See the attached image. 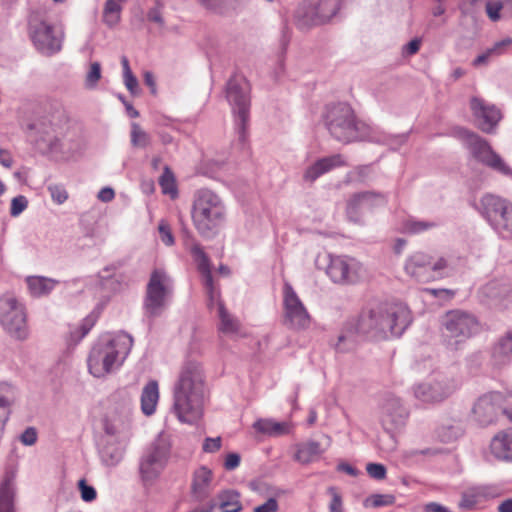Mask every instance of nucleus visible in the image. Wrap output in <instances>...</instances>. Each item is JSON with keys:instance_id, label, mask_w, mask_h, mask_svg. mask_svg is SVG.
Masks as SVG:
<instances>
[{"instance_id": "nucleus-1", "label": "nucleus", "mask_w": 512, "mask_h": 512, "mask_svg": "<svg viewBox=\"0 0 512 512\" xmlns=\"http://www.w3.org/2000/svg\"><path fill=\"white\" fill-rule=\"evenodd\" d=\"M323 123L331 137L343 144L369 141L383 145H401L406 136H390L376 132L370 125L357 118L350 104H329L322 113Z\"/></svg>"}, {"instance_id": "nucleus-2", "label": "nucleus", "mask_w": 512, "mask_h": 512, "mask_svg": "<svg viewBox=\"0 0 512 512\" xmlns=\"http://www.w3.org/2000/svg\"><path fill=\"white\" fill-rule=\"evenodd\" d=\"M350 321L356 324L361 336L382 340L401 336L412 319L408 307L401 303H377L365 307Z\"/></svg>"}, {"instance_id": "nucleus-3", "label": "nucleus", "mask_w": 512, "mask_h": 512, "mask_svg": "<svg viewBox=\"0 0 512 512\" xmlns=\"http://www.w3.org/2000/svg\"><path fill=\"white\" fill-rule=\"evenodd\" d=\"M204 398L202 367L195 361H186L173 387L172 412L180 422L193 424L202 416Z\"/></svg>"}, {"instance_id": "nucleus-4", "label": "nucleus", "mask_w": 512, "mask_h": 512, "mask_svg": "<svg viewBox=\"0 0 512 512\" xmlns=\"http://www.w3.org/2000/svg\"><path fill=\"white\" fill-rule=\"evenodd\" d=\"M191 219L197 233L206 240L219 235L227 222V207L219 194L200 188L193 194Z\"/></svg>"}, {"instance_id": "nucleus-5", "label": "nucleus", "mask_w": 512, "mask_h": 512, "mask_svg": "<svg viewBox=\"0 0 512 512\" xmlns=\"http://www.w3.org/2000/svg\"><path fill=\"white\" fill-rule=\"evenodd\" d=\"M132 345L133 338L125 333L98 342L93 346L88 357L90 373L98 378L110 373L114 367L122 364Z\"/></svg>"}, {"instance_id": "nucleus-6", "label": "nucleus", "mask_w": 512, "mask_h": 512, "mask_svg": "<svg viewBox=\"0 0 512 512\" xmlns=\"http://www.w3.org/2000/svg\"><path fill=\"white\" fill-rule=\"evenodd\" d=\"M250 90L247 79L237 73L232 75L226 83L225 96L232 106L235 130L241 143L246 140L250 120Z\"/></svg>"}, {"instance_id": "nucleus-7", "label": "nucleus", "mask_w": 512, "mask_h": 512, "mask_svg": "<svg viewBox=\"0 0 512 512\" xmlns=\"http://www.w3.org/2000/svg\"><path fill=\"white\" fill-rule=\"evenodd\" d=\"M172 291V281L169 275L163 269H154L146 285L143 300V313L149 321L162 315Z\"/></svg>"}, {"instance_id": "nucleus-8", "label": "nucleus", "mask_w": 512, "mask_h": 512, "mask_svg": "<svg viewBox=\"0 0 512 512\" xmlns=\"http://www.w3.org/2000/svg\"><path fill=\"white\" fill-rule=\"evenodd\" d=\"M442 326L445 342L452 349H458L460 344L481 331L477 317L463 310L447 312L443 317Z\"/></svg>"}, {"instance_id": "nucleus-9", "label": "nucleus", "mask_w": 512, "mask_h": 512, "mask_svg": "<svg viewBox=\"0 0 512 512\" xmlns=\"http://www.w3.org/2000/svg\"><path fill=\"white\" fill-rule=\"evenodd\" d=\"M453 135L462 140L472 156L479 162L505 176H512V169L495 153L489 143L478 134L464 127H455Z\"/></svg>"}, {"instance_id": "nucleus-10", "label": "nucleus", "mask_w": 512, "mask_h": 512, "mask_svg": "<svg viewBox=\"0 0 512 512\" xmlns=\"http://www.w3.org/2000/svg\"><path fill=\"white\" fill-rule=\"evenodd\" d=\"M480 212L503 238H512V203L492 194L480 200Z\"/></svg>"}, {"instance_id": "nucleus-11", "label": "nucleus", "mask_w": 512, "mask_h": 512, "mask_svg": "<svg viewBox=\"0 0 512 512\" xmlns=\"http://www.w3.org/2000/svg\"><path fill=\"white\" fill-rule=\"evenodd\" d=\"M0 323L13 338L25 340L28 337L25 307L12 295L0 298Z\"/></svg>"}, {"instance_id": "nucleus-12", "label": "nucleus", "mask_w": 512, "mask_h": 512, "mask_svg": "<svg viewBox=\"0 0 512 512\" xmlns=\"http://www.w3.org/2000/svg\"><path fill=\"white\" fill-rule=\"evenodd\" d=\"M170 450L169 438L159 435L141 458L139 469L143 480H153L159 476L168 462Z\"/></svg>"}, {"instance_id": "nucleus-13", "label": "nucleus", "mask_w": 512, "mask_h": 512, "mask_svg": "<svg viewBox=\"0 0 512 512\" xmlns=\"http://www.w3.org/2000/svg\"><path fill=\"white\" fill-rule=\"evenodd\" d=\"M365 273L363 265L349 256L329 255L326 274L335 284L352 285L359 282Z\"/></svg>"}, {"instance_id": "nucleus-14", "label": "nucleus", "mask_w": 512, "mask_h": 512, "mask_svg": "<svg viewBox=\"0 0 512 512\" xmlns=\"http://www.w3.org/2000/svg\"><path fill=\"white\" fill-rule=\"evenodd\" d=\"M284 325L294 330H305L310 326L311 317L288 282L283 286Z\"/></svg>"}, {"instance_id": "nucleus-15", "label": "nucleus", "mask_w": 512, "mask_h": 512, "mask_svg": "<svg viewBox=\"0 0 512 512\" xmlns=\"http://www.w3.org/2000/svg\"><path fill=\"white\" fill-rule=\"evenodd\" d=\"M409 410L399 397L387 395L382 405L381 423L386 432L393 435L407 424Z\"/></svg>"}, {"instance_id": "nucleus-16", "label": "nucleus", "mask_w": 512, "mask_h": 512, "mask_svg": "<svg viewBox=\"0 0 512 512\" xmlns=\"http://www.w3.org/2000/svg\"><path fill=\"white\" fill-rule=\"evenodd\" d=\"M504 400V395L498 391L481 395L472 408L475 420L481 425H489L496 421L499 414L505 411Z\"/></svg>"}, {"instance_id": "nucleus-17", "label": "nucleus", "mask_w": 512, "mask_h": 512, "mask_svg": "<svg viewBox=\"0 0 512 512\" xmlns=\"http://www.w3.org/2000/svg\"><path fill=\"white\" fill-rule=\"evenodd\" d=\"M454 379L441 376L429 383H422L414 388V395L423 402H439L447 398L456 389Z\"/></svg>"}, {"instance_id": "nucleus-18", "label": "nucleus", "mask_w": 512, "mask_h": 512, "mask_svg": "<svg viewBox=\"0 0 512 512\" xmlns=\"http://www.w3.org/2000/svg\"><path fill=\"white\" fill-rule=\"evenodd\" d=\"M345 0H318L303 13V23L308 26H317L337 18L344 7Z\"/></svg>"}, {"instance_id": "nucleus-19", "label": "nucleus", "mask_w": 512, "mask_h": 512, "mask_svg": "<svg viewBox=\"0 0 512 512\" xmlns=\"http://www.w3.org/2000/svg\"><path fill=\"white\" fill-rule=\"evenodd\" d=\"M502 491L495 484L475 485L467 488L461 494L459 507L466 510L473 509L478 503L501 496Z\"/></svg>"}, {"instance_id": "nucleus-20", "label": "nucleus", "mask_w": 512, "mask_h": 512, "mask_svg": "<svg viewBox=\"0 0 512 512\" xmlns=\"http://www.w3.org/2000/svg\"><path fill=\"white\" fill-rule=\"evenodd\" d=\"M471 110L478 120V127L485 133H492L501 119V113L495 106L485 105L477 97L471 99Z\"/></svg>"}, {"instance_id": "nucleus-21", "label": "nucleus", "mask_w": 512, "mask_h": 512, "mask_svg": "<svg viewBox=\"0 0 512 512\" xmlns=\"http://www.w3.org/2000/svg\"><path fill=\"white\" fill-rule=\"evenodd\" d=\"M16 471L14 466L7 467L0 481V512H15Z\"/></svg>"}, {"instance_id": "nucleus-22", "label": "nucleus", "mask_w": 512, "mask_h": 512, "mask_svg": "<svg viewBox=\"0 0 512 512\" xmlns=\"http://www.w3.org/2000/svg\"><path fill=\"white\" fill-rule=\"evenodd\" d=\"M432 257L422 252L413 254L405 264L407 274L419 282H428L434 279L431 274L430 265Z\"/></svg>"}, {"instance_id": "nucleus-23", "label": "nucleus", "mask_w": 512, "mask_h": 512, "mask_svg": "<svg viewBox=\"0 0 512 512\" xmlns=\"http://www.w3.org/2000/svg\"><path fill=\"white\" fill-rule=\"evenodd\" d=\"M346 165L347 164L341 154H334L331 156L323 157L318 159L314 164L306 169L303 175V179L312 183L320 176L331 171L332 169Z\"/></svg>"}, {"instance_id": "nucleus-24", "label": "nucleus", "mask_w": 512, "mask_h": 512, "mask_svg": "<svg viewBox=\"0 0 512 512\" xmlns=\"http://www.w3.org/2000/svg\"><path fill=\"white\" fill-rule=\"evenodd\" d=\"M213 472L206 466L199 467L193 474L191 491L198 501H203L210 494Z\"/></svg>"}, {"instance_id": "nucleus-25", "label": "nucleus", "mask_w": 512, "mask_h": 512, "mask_svg": "<svg viewBox=\"0 0 512 512\" xmlns=\"http://www.w3.org/2000/svg\"><path fill=\"white\" fill-rule=\"evenodd\" d=\"M35 49L44 56H51L62 48V34H31Z\"/></svg>"}, {"instance_id": "nucleus-26", "label": "nucleus", "mask_w": 512, "mask_h": 512, "mask_svg": "<svg viewBox=\"0 0 512 512\" xmlns=\"http://www.w3.org/2000/svg\"><path fill=\"white\" fill-rule=\"evenodd\" d=\"M190 252L198 264V269L203 275V281L205 286L209 289L211 294L210 301H213L212 290H213V277L211 273L210 260L203 250L202 246L194 242L190 248ZM212 304L210 302L209 306Z\"/></svg>"}, {"instance_id": "nucleus-27", "label": "nucleus", "mask_w": 512, "mask_h": 512, "mask_svg": "<svg viewBox=\"0 0 512 512\" xmlns=\"http://www.w3.org/2000/svg\"><path fill=\"white\" fill-rule=\"evenodd\" d=\"M490 448L497 459L512 461V428L499 432L492 439Z\"/></svg>"}, {"instance_id": "nucleus-28", "label": "nucleus", "mask_w": 512, "mask_h": 512, "mask_svg": "<svg viewBox=\"0 0 512 512\" xmlns=\"http://www.w3.org/2000/svg\"><path fill=\"white\" fill-rule=\"evenodd\" d=\"M28 128L35 131V140L41 149L50 151L56 149L58 139L53 135V128L50 123L38 121L29 124Z\"/></svg>"}, {"instance_id": "nucleus-29", "label": "nucleus", "mask_w": 512, "mask_h": 512, "mask_svg": "<svg viewBox=\"0 0 512 512\" xmlns=\"http://www.w3.org/2000/svg\"><path fill=\"white\" fill-rule=\"evenodd\" d=\"M492 359L495 365L504 366L512 361V332L508 331L500 337L492 349Z\"/></svg>"}, {"instance_id": "nucleus-30", "label": "nucleus", "mask_w": 512, "mask_h": 512, "mask_svg": "<svg viewBox=\"0 0 512 512\" xmlns=\"http://www.w3.org/2000/svg\"><path fill=\"white\" fill-rule=\"evenodd\" d=\"M357 336H361L360 332L350 320L343 325L341 332L335 344L337 352L345 353L353 350L357 344Z\"/></svg>"}, {"instance_id": "nucleus-31", "label": "nucleus", "mask_w": 512, "mask_h": 512, "mask_svg": "<svg viewBox=\"0 0 512 512\" xmlns=\"http://www.w3.org/2000/svg\"><path fill=\"white\" fill-rule=\"evenodd\" d=\"M487 294L503 309L512 306V286L510 284L489 283L485 288Z\"/></svg>"}, {"instance_id": "nucleus-32", "label": "nucleus", "mask_w": 512, "mask_h": 512, "mask_svg": "<svg viewBox=\"0 0 512 512\" xmlns=\"http://www.w3.org/2000/svg\"><path fill=\"white\" fill-rule=\"evenodd\" d=\"M159 400L158 383L155 380L149 381L143 388L141 394V409L142 412L150 416L156 410V405Z\"/></svg>"}, {"instance_id": "nucleus-33", "label": "nucleus", "mask_w": 512, "mask_h": 512, "mask_svg": "<svg viewBox=\"0 0 512 512\" xmlns=\"http://www.w3.org/2000/svg\"><path fill=\"white\" fill-rule=\"evenodd\" d=\"M217 506L221 512H240L242 504L240 493L234 489L222 490L217 494Z\"/></svg>"}, {"instance_id": "nucleus-34", "label": "nucleus", "mask_w": 512, "mask_h": 512, "mask_svg": "<svg viewBox=\"0 0 512 512\" xmlns=\"http://www.w3.org/2000/svg\"><path fill=\"white\" fill-rule=\"evenodd\" d=\"M511 47H512V38L506 37L498 42H495L492 47L487 48L483 53H481L479 56H477L474 59L473 64H474V66L486 64L490 59L504 54Z\"/></svg>"}, {"instance_id": "nucleus-35", "label": "nucleus", "mask_w": 512, "mask_h": 512, "mask_svg": "<svg viewBox=\"0 0 512 512\" xmlns=\"http://www.w3.org/2000/svg\"><path fill=\"white\" fill-rule=\"evenodd\" d=\"M26 282L29 292L33 297H41L49 294L57 283L55 280L41 276H29Z\"/></svg>"}, {"instance_id": "nucleus-36", "label": "nucleus", "mask_w": 512, "mask_h": 512, "mask_svg": "<svg viewBox=\"0 0 512 512\" xmlns=\"http://www.w3.org/2000/svg\"><path fill=\"white\" fill-rule=\"evenodd\" d=\"M259 433L269 436H280L289 432V426L286 422H276L272 419H260L253 425Z\"/></svg>"}, {"instance_id": "nucleus-37", "label": "nucleus", "mask_w": 512, "mask_h": 512, "mask_svg": "<svg viewBox=\"0 0 512 512\" xmlns=\"http://www.w3.org/2000/svg\"><path fill=\"white\" fill-rule=\"evenodd\" d=\"M322 453L323 450L319 442L307 441L298 446L295 458L299 462L307 464L317 459Z\"/></svg>"}, {"instance_id": "nucleus-38", "label": "nucleus", "mask_w": 512, "mask_h": 512, "mask_svg": "<svg viewBox=\"0 0 512 512\" xmlns=\"http://www.w3.org/2000/svg\"><path fill=\"white\" fill-rule=\"evenodd\" d=\"M218 316L220 319L219 330L228 335L238 334L240 330V322L234 318L231 314L226 310L224 303L218 301Z\"/></svg>"}, {"instance_id": "nucleus-39", "label": "nucleus", "mask_w": 512, "mask_h": 512, "mask_svg": "<svg viewBox=\"0 0 512 512\" xmlns=\"http://www.w3.org/2000/svg\"><path fill=\"white\" fill-rule=\"evenodd\" d=\"M464 434V427L461 421H452L442 424L437 431L439 439L444 443H451Z\"/></svg>"}, {"instance_id": "nucleus-40", "label": "nucleus", "mask_w": 512, "mask_h": 512, "mask_svg": "<svg viewBox=\"0 0 512 512\" xmlns=\"http://www.w3.org/2000/svg\"><path fill=\"white\" fill-rule=\"evenodd\" d=\"M100 457L106 466H116L123 458V449L116 443L107 442L100 450Z\"/></svg>"}, {"instance_id": "nucleus-41", "label": "nucleus", "mask_w": 512, "mask_h": 512, "mask_svg": "<svg viewBox=\"0 0 512 512\" xmlns=\"http://www.w3.org/2000/svg\"><path fill=\"white\" fill-rule=\"evenodd\" d=\"M159 185L161 186L163 194L170 195L171 198L177 197L178 190L176 187L175 177L168 166L164 167L163 174L159 178Z\"/></svg>"}, {"instance_id": "nucleus-42", "label": "nucleus", "mask_w": 512, "mask_h": 512, "mask_svg": "<svg viewBox=\"0 0 512 512\" xmlns=\"http://www.w3.org/2000/svg\"><path fill=\"white\" fill-rule=\"evenodd\" d=\"M131 144L135 148H146L151 144V137L150 135L145 132L141 126L133 122L131 124Z\"/></svg>"}, {"instance_id": "nucleus-43", "label": "nucleus", "mask_w": 512, "mask_h": 512, "mask_svg": "<svg viewBox=\"0 0 512 512\" xmlns=\"http://www.w3.org/2000/svg\"><path fill=\"white\" fill-rule=\"evenodd\" d=\"M121 5L116 0H107L103 10V20L112 28L120 19Z\"/></svg>"}, {"instance_id": "nucleus-44", "label": "nucleus", "mask_w": 512, "mask_h": 512, "mask_svg": "<svg viewBox=\"0 0 512 512\" xmlns=\"http://www.w3.org/2000/svg\"><path fill=\"white\" fill-rule=\"evenodd\" d=\"M362 201L367 209H370L376 205H382L387 202L385 194L374 191H364L356 193L355 201Z\"/></svg>"}, {"instance_id": "nucleus-45", "label": "nucleus", "mask_w": 512, "mask_h": 512, "mask_svg": "<svg viewBox=\"0 0 512 512\" xmlns=\"http://www.w3.org/2000/svg\"><path fill=\"white\" fill-rule=\"evenodd\" d=\"M395 496L392 494H373L365 499L364 506L379 508L383 506H390L395 503Z\"/></svg>"}, {"instance_id": "nucleus-46", "label": "nucleus", "mask_w": 512, "mask_h": 512, "mask_svg": "<svg viewBox=\"0 0 512 512\" xmlns=\"http://www.w3.org/2000/svg\"><path fill=\"white\" fill-rule=\"evenodd\" d=\"M100 79L101 65L99 62H93L90 64L89 70L86 73L84 86L87 89H94Z\"/></svg>"}, {"instance_id": "nucleus-47", "label": "nucleus", "mask_w": 512, "mask_h": 512, "mask_svg": "<svg viewBox=\"0 0 512 512\" xmlns=\"http://www.w3.org/2000/svg\"><path fill=\"white\" fill-rule=\"evenodd\" d=\"M438 226V223L434 221H422L410 219L405 224V229L413 234L421 233L423 231L435 228Z\"/></svg>"}, {"instance_id": "nucleus-48", "label": "nucleus", "mask_w": 512, "mask_h": 512, "mask_svg": "<svg viewBox=\"0 0 512 512\" xmlns=\"http://www.w3.org/2000/svg\"><path fill=\"white\" fill-rule=\"evenodd\" d=\"M356 193L349 199L347 203V215L348 217L354 221L358 222L360 219V214L362 210L367 209L362 201H355Z\"/></svg>"}, {"instance_id": "nucleus-49", "label": "nucleus", "mask_w": 512, "mask_h": 512, "mask_svg": "<svg viewBox=\"0 0 512 512\" xmlns=\"http://www.w3.org/2000/svg\"><path fill=\"white\" fill-rule=\"evenodd\" d=\"M371 174V166L370 165H360L355 167V169L347 174V179L349 182H364L369 175Z\"/></svg>"}, {"instance_id": "nucleus-50", "label": "nucleus", "mask_w": 512, "mask_h": 512, "mask_svg": "<svg viewBox=\"0 0 512 512\" xmlns=\"http://www.w3.org/2000/svg\"><path fill=\"white\" fill-rule=\"evenodd\" d=\"M77 486L80 491L81 499L84 502H92L96 499V497H97L96 489L93 486L88 485L87 481L85 479H80L78 481Z\"/></svg>"}, {"instance_id": "nucleus-51", "label": "nucleus", "mask_w": 512, "mask_h": 512, "mask_svg": "<svg viewBox=\"0 0 512 512\" xmlns=\"http://www.w3.org/2000/svg\"><path fill=\"white\" fill-rule=\"evenodd\" d=\"M448 268H449L448 261L444 257L438 258L435 262H433L431 260L430 271H431V274L434 275V277L435 276H438V277L448 276V272H447Z\"/></svg>"}, {"instance_id": "nucleus-52", "label": "nucleus", "mask_w": 512, "mask_h": 512, "mask_svg": "<svg viewBox=\"0 0 512 512\" xmlns=\"http://www.w3.org/2000/svg\"><path fill=\"white\" fill-rule=\"evenodd\" d=\"M486 13L490 20L497 21L500 19V11L503 9V2L500 0H489L486 2Z\"/></svg>"}, {"instance_id": "nucleus-53", "label": "nucleus", "mask_w": 512, "mask_h": 512, "mask_svg": "<svg viewBox=\"0 0 512 512\" xmlns=\"http://www.w3.org/2000/svg\"><path fill=\"white\" fill-rule=\"evenodd\" d=\"M368 475L375 480H383L386 478L387 470L383 464L368 463L366 465Z\"/></svg>"}, {"instance_id": "nucleus-54", "label": "nucleus", "mask_w": 512, "mask_h": 512, "mask_svg": "<svg viewBox=\"0 0 512 512\" xmlns=\"http://www.w3.org/2000/svg\"><path fill=\"white\" fill-rule=\"evenodd\" d=\"M28 206V200L25 196L19 195L12 199L10 214L12 217L19 216Z\"/></svg>"}, {"instance_id": "nucleus-55", "label": "nucleus", "mask_w": 512, "mask_h": 512, "mask_svg": "<svg viewBox=\"0 0 512 512\" xmlns=\"http://www.w3.org/2000/svg\"><path fill=\"white\" fill-rule=\"evenodd\" d=\"M48 191L50 192V195L58 204L64 203L68 198V193L65 190V188L58 184H52L48 186Z\"/></svg>"}, {"instance_id": "nucleus-56", "label": "nucleus", "mask_w": 512, "mask_h": 512, "mask_svg": "<svg viewBox=\"0 0 512 512\" xmlns=\"http://www.w3.org/2000/svg\"><path fill=\"white\" fill-rule=\"evenodd\" d=\"M158 231H159L161 241L166 246H172L174 244V242H175L174 237L172 235L170 226L166 221H164V220L160 221L159 226H158Z\"/></svg>"}, {"instance_id": "nucleus-57", "label": "nucleus", "mask_w": 512, "mask_h": 512, "mask_svg": "<svg viewBox=\"0 0 512 512\" xmlns=\"http://www.w3.org/2000/svg\"><path fill=\"white\" fill-rule=\"evenodd\" d=\"M328 493L331 495L329 512H343L342 497L335 487H329Z\"/></svg>"}, {"instance_id": "nucleus-58", "label": "nucleus", "mask_w": 512, "mask_h": 512, "mask_svg": "<svg viewBox=\"0 0 512 512\" xmlns=\"http://www.w3.org/2000/svg\"><path fill=\"white\" fill-rule=\"evenodd\" d=\"M95 323V319L92 316H88L83 320V323L80 326V331L78 332H72V337L75 338L77 341H80L83 337H85L88 332L91 330Z\"/></svg>"}, {"instance_id": "nucleus-59", "label": "nucleus", "mask_w": 512, "mask_h": 512, "mask_svg": "<svg viewBox=\"0 0 512 512\" xmlns=\"http://www.w3.org/2000/svg\"><path fill=\"white\" fill-rule=\"evenodd\" d=\"M146 18L148 22L156 24L155 28H164L162 14L158 5L148 11Z\"/></svg>"}, {"instance_id": "nucleus-60", "label": "nucleus", "mask_w": 512, "mask_h": 512, "mask_svg": "<svg viewBox=\"0 0 512 512\" xmlns=\"http://www.w3.org/2000/svg\"><path fill=\"white\" fill-rule=\"evenodd\" d=\"M222 445L221 437L211 438L207 437L205 438L203 442V451L206 453H215L218 450H220Z\"/></svg>"}, {"instance_id": "nucleus-61", "label": "nucleus", "mask_w": 512, "mask_h": 512, "mask_svg": "<svg viewBox=\"0 0 512 512\" xmlns=\"http://www.w3.org/2000/svg\"><path fill=\"white\" fill-rule=\"evenodd\" d=\"M197 1L202 6H204L206 9L222 13L227 0H197Z\"/></svg>"}, {"instance_id": "nucleus-62", "label": "nucleus", "mask_w": 512, "mask_h": 512, "mask_svg": "<svg viewBox=\"0 0 512 512\" xmlns=\"http://www.w3.org/2000/svg\"><path fill=\"white\" fill-rule=\"evenodd\" d=\"M20 440L24 445L31 446L37 441V432L33 427H28L20 436Z\"/></svg>"}, {"instance_id": "nucleus-63", "label": "nucleus", "mask_w": 512, "mask_h": 512, "mask_svg": "<svg viewBox=\"0 0 512 512\" xmlns=\"http://www.w3.org/2000/svg\"><path fill=\"white\" fill-rule=\"evenodd\" d=\"M278 509V501L275 498L271 497L262 505L255 507L253 512H277Z\"/></svg>"}, {"instance_id": "nucleus-64", "label": "nucleus", "mask_w": 512, "mask_h": 512, "mask_svg": "<svg viewBox=\"0 0 512 512\" xmlns=\"http://www.w3.org/2000/svg\"><path fill=\"white\" fill-rule=\"evenodd\" d=\"M241 457L238 453H228L225 462H224V468L227 471H232L236 469L240 465Z\"/></svg>"}]
</instances>
